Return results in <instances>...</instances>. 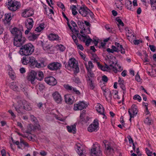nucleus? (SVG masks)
I'll return each mask as SVG.
<instances>
[{
	"mask_svg": "<svg viewBox=\"0 0 156 156\" xmlns=\"http://www.w3.org/2000/svg\"><path fill=\"white\" fill-rule=\"evenodd\" d=\"M102 145L104 144L105 148L107 151L112 152L114 150L111 146V144L107 140H104L102 143Z\"/></svg>",
	"mask_w": 156,
	"mask_h": 156,
	"instance_id": "dca6fc26",
	"label": "nucleus"
},
{
	"mask_svg": "<svg viewBox=\"0 0 156 156\" xmlns=\"http://www.w3.org/2000/svg\"><path fill=\"white\" fill-rule=\"evenodd\" d=\"M44 80L47 83L51 86L55 85L57 83L56 80L52 76L45 77Z\"/></svg>",
	"mask_w": 156,
	"mask_h": 156,
	"instance_id": "f8f14e48",
	"label": "nucleus"
},
{
	"mask_svg": "<svg viewBox=\"0 0 156 156\" xmlns=\"http://www.w3.org/2000/svg\"><path fill=\"white\" fill-rule=\"evenodd\" d=\"M6 5L8 9L12 12L16 11L20 7V3L14 0H8Z\"/></svg>",
	"mask_w": 156,
	"mask_h": 156,
	"instance_id": "7ed1b4c3",
	"label": "nucleus"
},
{
	"mask_svg": "<svg viewBox=\"0 0 156 156\" xmlns=\"http://www.w3.org/2000/svg\"><path fill=\"white\" fill-rule=\"evenodd\" d=\"M75 148L79 156H86V151L80 144L78 143L76 144Z\"/></svg>",
	"mask_w": 156,
	"mask_h": 156,
	"instance_id": "1a4fd4ad",
	"label": "nucleus"
},
{
	"mask_svg": "<svg viewBox=\"0 0 156 156\" xmlns=\"http://www.w3.org/2000/svg\"><path fill=\"white\" fill-rule=\"evenodd\" d=\"M138 112L137 106L135 104H133L131 106V108L129 109L128 110V113L130 117L129 119L130 122L131 121V119L133 118L135 115H136Z\"/></svg>",
	"mask_w": 156,
	"mask_h": 156,
	"instance_id": "423d86ee",
	"label": "nucleus"
},
{
	"mask_svg": "<svg viewBox=\"0 0 156 156\" xmlns=\"http://www.w3.org/2000/svg\"><path fill=\"white\" fill-rule=\"evenodd\" d=\"M29 57H23L21 59V62L23 65H26L29 64Z\"/></svg>",
	"mask_w": 156,
	"mask_h": 156,
	"instance_id": "2f4dec72",
	"label": "nucleus"
},
{
	"mask_svg": "<svg viewBox=\"0 0 156 156\" xmlns=\"http://www.w3.org/2000/svg\"><path fill=\"white\" fill-rule=\"evenodd\" d=\"M135 79L137 81V82H140V77L139 75H138V74H137L135 76Z\"/></svg>",
	"mask_w": 156,
	"mask_h": 156,
	"instance_id": "69168bd1",
	"label": "nucleus"
},
{
	"mask_svg": "<svg viewBox=\"0 0 156 156\" xmlns=\"http://www.w3.org/2000/svg\"><path fill=\"white\" fill-rule=\"evenodd\" d=\"M92 41V40L90 38L87 39L85 42L86 45L87 46H89Z\"/></svg>",
	"mask_w": 156,
	"mask_h": 156,
	"instance_id": "052dcab7",
	"label": "nucleus"
},
{
	"mask_svg": "<svg viewBox=\"0 0 156 156\" xmlns=\"http://www.w3.org/2000/svg\"><path fill=\"white\" fill-rule=\"evenodd\" d=\"M149 47L151 50L153 52H154L156 50V47L154 45H150L149 46Z\"/></svg>",
	"mask_w": 156,
	"mask_h": 156,
	"instance_id": "603ef678",
	"label": "nucleus"
},
{
	"mask_svg": "<svg viewBox=\"0 0 156 156\" xmlns=\"http://www.w3.org/2000/svg\"><path fill=\"white\" fill-rule=\"evenodd\" d=\"M37 74V72L33 70H31L28 73L27 79L30 81L32 84L35 83L34 81L37 78L36 76Z\"/></svg>",
	"mask_w": 156,
	"mask_h": 156,
	"instance_id": "20e7f679",
	"label": "nucleus"
},
{
	"mask_svg": "<svg viewBox=\"0 0 156 156\" xmlns=\"http://www.w3.org/2000/svg\"><path fill=\"white\" fill-rule=\"evenodd\" d=\"M41 46L43 47V49L45 51H50V43L48 41L44 40L40 41Z\"/></svg>",
	"mask_w": 156,
	"mask_h": 156,
	"instance_id": "2eb2a0df",
	"label": "nucleus"
},
{
	"mask_svg": "<svg viewBox=\"0 0 156 156\" xmlns=\"http://www.w3.org/2000/svg\"><path fill=\"white\" fill-rule=\"evenodd\" d=\"M125 5L126 8L129 10H131L132 7V2L129 0H126Z\"/></svg>",
	"mask_w": 156,
	"mask_h": 156,
	"instance_id": "7c9ffc66",
	"label": "nucleus"
},
{
	"mask_svg": "<svg viewBox=\"0 0 156 156\" xmlns=\"http://www.w3.org/2000/svg\"><path fill=\"white\" fill-rule=\"evenodd\" d=\"M10 31L15 36L13 39L14 45L17 47H21L19 51L20 54L25 56L31 55L34 51V47L31 43L22 45L25 41V38L23 36L21 30L16 27H14Z\"/></svg>",
	"mask_w": 156,
	"mask_h": 156,
	"instance_id": "f257e3e1",
	"label": "nucleus"
},
{
	"mask_svg": "<svg viewBox=\"0 0 156 156\" xmlns=\"http://www.w3.org/2000/svg\"><path fill=\"white\" fill-rule=\"evenodd\" d=\"M95 56H93V58H92V60H93V62H96L97 63V64H98V63H99V62H98V58H97V56L95 55Z\"/></svg>",
	"mask_w": 156,
	"mask_h": 156,
	"instance_id": "13d9d810",
	"label": "nucleus"
},
{
	"mask_svg": "<svg viewBox=\"0 0 156 156\" xmlns=\"http://www.w3.org/2000/svg\"><path fill=\"white\" fill-rule=\"evenodd\" d=\"M143 52H144L143 54L144 55V56H145L144 62H149V60L148 58V55L146 53V52L145 51H144Z\"/></svg>",
	"mask_w": 156,
	"mask_h": 156,
	"instance_id": "37998d69",
	"label": "nucleus"
},
{
	"mask_svg": "<svg viewBox=\"0 0 156 156\" xmlns=\"http://www.w3.org/2000/svg\"><path fill=\"white\" fill-rule=\"evenodd\" d=\"M102 80L103 81L106 83L108 81V77L104 75L102 76Z\"/></svg>",
	"mask_w": 156,
	"mask_h": 156,
	"instance_id": "4d7b16f0",
	"label": "nucleus"
},
{
	"mask_svg": "<svg viewBox=\"0 0 156 156\" xmlns=\"http://www.w3.org/2000/svg\"><path fill=\"white\" fill-rule=\"evenodd\" d=\"M133 99L135 100H137L139 102H140L141 101V97L138 94L134 95L133 97Z\"/></svg>",
	"mask_w": 156,
	"mask_h": 156,
	"instance_id": "09e8293b",
	"label": "nucleus"
},
{
	"mask_svg": "<svg viewBox=\"0 0 156 156\" xmlns=\"http://www.w3.org/2000/svg\"><path fill=\"white\" fill-rule=\"evenodd\" d=\"M144 122L148 125H151V120L149 119L148 117H147L144 120Z\"/></svg>",
	"mask_w": 156,
	"mask_h": 156,
	"instance_id": "c03bdc74",
	"label": "nucleus"
},
{
	"mask_svg": "<svg viewBox=\"0 0 156 156\" xmlns=\"http://www.w3.org/2000/svg\"><path fill=\"white\" fill-rule=\"evenodd\" d=\"M87 77L86 79H93L94 77V75L91 69H87Z\"/></svg>",
	"mask_w": 156,
	"mask_h": 156,
	"instance_id": "c85d7f7f",
	"label": "nucleus"
},
{
	"mask_svg": "<svg viewBox=\"0 0 156 156\" xmlns=\"http://www.w3.org/2000/svg\"><path fill=\"white\" fill-rule=\"evenodd\" d=\"M78 11L79 13L84 17L87 16L88 14H90V16L93 14L90 10L86 6L80 7Z\"/></svg>",
	"mask_w": 156,
	"mask_h": 156,
	"instance_id": "0eeeda50",
	"label": "nucleus"
},
{
	"mask_svg": "<svg viewBox=\"0 0 156 156\" xmlns=\"http://www.w3.org/2000/svg\"><path fill=\"white\" fill-rule=\"evenodd\" d=\"M30 117L31 121L34 122L37 124V125H38V124H37L38 122L37 121L36 118L34 117V116L32 115H30Z\"/></svg>",
	"mask_w": 156,
	"mask_h": 156,
	"instance_id": "a19ab883",
	"label": "nucleus"
},
{
	"mask_svg": "<svg viewBox=\"0 0 156 156\" xmlns=\"http://www.w3.org/2000/svg\"><path fill=\"white\" fill-rule=\"evenodd\" d=\"M44 77V75L43 72L41 71H39L38 73V76L37 77V80L41 81Z\"/></svg>",
	"mask_w": 156,
	"mask_h": 156,
	"instance_id": "f704fd0d",
	"label": "nucleus"
},
{
	"mask_svg": "<svg viewBox=\"0 0 156 156\" xmlns=\"http://www.w3.org/2000/svg\"><path fill=\"white\" fill-rule=\"evenodd\" d=\"M63 64L65 65L66 69L69 70L72 69L73 70L75 73H77L79 72V68L76 62V60L74 58H71L69 59L68 64L66 62H63Z\"/></svg>",
	"mask_w": 156,
	"mask_h": 156,
	"instance_id": "f03ea898",
	"label": "nucleus"
},
{
	"mask_svg": "<svg viewBox=\"0 0 156 156\" xmlns=\"http://www.w3.org/2000/svg\"><path fill=\"white\" fill-rule=\"evenodd\" d=\"M8 112L11 114V115L14 118L16 117V115L11 110H9L8 111Z\"/></svg>",
	"mask_w": 156,
	"mask_h": 156,
	"instance_id": "e2e57ef3",
	"label": "nucleus"
},
{
	"mask_svg": "<svg viewBox=\"0 0 156 156\" xmlns=\"http://www.w3.org/2000/svg\"><path fill=\"white\" fill-rule=\"evenodd\" d=\"M26 103V101H19L17 102V105L16 106H14V107H17L20 108H23V105H25Z\"/></svg>",
	"mask_w": 156,
	"mask_h": 156,
	"instance_id": "c756f323",
	"label": "nucleus"
},
{
	"mask_svg": "<svg viewBox=\"0 0 156 156\" xmlns=\"http://www.w3.org/2000/svg\"><path fill=\"white\" fill-rule=\"evenodd\" d=\"M77 24L80 28L83 29L84 28V23L81 20H78L77 22Z\"/></svg>",
	"mask_w": 156,
	"mask_h": 156,
	"instance_id": "a18cd8bd",
	"label": "nucleus"
},
{
	"mask_svg": "<svg viewBox=\"0 0 156 156\" xmlns=\"http://www.w3.org/2000/svg\"><path fill=\"white\" fill-rule=\"evenodd\" d=\"M64 87L66 89L70 91H72V90L73 88V87L72 86H69L68 85H64Z\"/></svg>",
	"mask_w": 156,
	"mask_h": 156,
	"instance_id": "8fccbe9b",
	"label": "nucleus"
},
{
	"mask_svg": "<svg viewBox=\"0 0 156 156\" xmlns=\"http://www.w3.org/2000/svg\"><path fill=\"white\" fill-rule=\"evenodd\" d=\"M58 6L61 8L63 10V9H65V6L64 4L61 2H59L57 4Z\"/></svg>",
	"mask_w": 156,
	"mask_h": 156,
	"instance_id": "6e6d98bb",
	"label": "nucleus"
},
{
	"mask_svg": "<svg viewBox=\"0 0 156 156\" xmlns=\"http://www.w3.org/2000/svg\"><path fill=\"white\" fill-rule=\"evenodd\" d=\"M98 68L102 70L105 71L108 69V67H105L101 65L99 63H98Z\"/></svg>",
	"mask_w": 156,
	"mask_h": 156,
	"instance_id": "ea45409f",
	"label": "nucleus"
},
{
	"mask_svg": "<svg viewBox=\"0 0 156 156\" xmlns=\"http://www.w3.org/2000/svg\"><path fill=\"white\" fill-rule=\"evenodd\" d=\"M77 84H80L81 83V81L78 77H75L73 80Z\"/></svg>",
	"mask_w": 156,
	"mask_h": 156,
	"instance_id": "3c124183",
	"label": "nucleus"
},
{
	"mask_svg": "<svg viewBox=\"0 0 156 156\" xmlns=\"http://www.w3.org/2000/svg\"><path fill=\"white\" fill-rule=\"evenodd\" d=\"M20 73L22 74L26 72L25 69L23 67L20 68Z\"/></svg>",
	"mask_w": 156,
	"mask_h": 156,
	"instance_id": "0e129e2a",
	"label": "nucleus"
},
{
	"mask_svg": "<svg viewBox=\"0 0 156 156\" xmlns=\"http://www.w3.org/2000/svg\"><path fill=\"white\" fill-rule=\"evenodd\" d=\"M23 108L24 109L28 111H30L32 109V107L30 104L27 103L26 101L25 105H23Z\"/></svg>",
	"mask_w": 156,
	"mask_h": 156,
	"instance_id": "c9c22d12",
	"label": "nucleus"
},
{
	"mask_svg": "<svg viewBox=\"0 0 156 156\" xmlns=\"http://www.w3.org/2000/svg\"><path fill=\"white\" fill-rule=\"evenodd\" d=\"M10 87L13 90L15 91H19L17 83L16 82H11L10 84Z\"/></svg>",
	"mask_w": 156,
	"mask_h": 156,
	"instance_id": "393cba45",
	"label": "nucleus"
},
{
	"mask_svg": "<svg viewBox=\"0 0 156 156\" xmlns=\"http://www.w3.org/2000/svg\"><path fill=\"white\" fill-rule=\"evenodd\" d=\"M65 99L66 102L67 104H72L74 102L73 96L67 94L65 96Z\"/></svg>",
	"mask_w": 156,
	"mask_h": 156,
	"instance_id": "6ab92c4d",
	"label": "nucleus"
},
{
	"mask_svg": "<svg viewBox=\"0 0 156 156\" xmlns=\"http://www.w3.org/2000/svg\"><path fill=\"white\" fill-rule=\"evenodd\" d=\"M20 87L21 88L22 90L24 92V94L26 95H27L28 89L26 87H23V85H22L20 86Z\"/></svg>",
	"mask_w": 156,
	"mask_h": 156,
	"instance_id": "79ce46f5",
	"label": "nucleus"
},
{
	"mask_svg": "<svg viewBox=\"0 0 156 156\" xmlns=\"http://www.w3.org/2000/svg\"><path fill=\"white\" fill-rule=\"evenodd\" d=\"M71 36L74 42L76 43V45H77L78 40L76 36L72 33V34L71 35Z\"/></svg>",
	"mask_w": 156,
	"mask_h": 156,
	"instance_id": "de8ad7c7",
	"label": "nucleus"
},
{
	"mask_svg": "<svg viewBox=\"0 0 156 156\" xmlns=\"http://www.w3.org/2000/svg\"><path fill=\"white\" fill-rule=\"evenodd\" d=\"M46 65L47 64L45 63L44 60L41 59H39L38 61H37L35 67L38 68H41L45 67Z\"/></svg>",
	"mask_w": 156,
	"mask_h": 156,
	"instance_id": "f3484780",
	"label": "nucleus"
},
{
	"mask_svg": "<svg viewBox=\"0 0 156 156\" xmlns=\"http://www.w3.org/2000/svg\"><path fill=\"white\" fill-rule=\"evenodd\" d=\"M98 120L97 119H95L93 123L90 124L88 127V131L90 132H96L98 129Z\"/></svg>",
	"mask_w": 156,
	"mask_h": 156,
	"instance_id": "6e6552de",
	"label": "nucleus"
},
{
	"mask_svg": "<svg viewBox=\"0 0 156 156\" xmlns=\"http://www.w3.org/2000/svg\"><path fill=\"white\" fill-rule=\"evenodd\" d=\"M88 67L87 64H85L87 70V69H91L94 67V65L91 61H89L88 62Z\"/></svg>",
	"mask_w": 156,
	"mask_h": 156,
	"instance_id": "e433bc0d",
	"label": "nucleus"
},
{
	"mask_svg": "<svg viewBox=\"0 0 156 156\" xmlns=\"http://www.w3.org/2000/svg\"><path fill=\"white\" fill-rule=\"evenodd\" d=\"M15 108L19 115H22L24 114V112L23 111L24 108H20L15 107Z\"/></svg>",
	"mask_w": 156,
	"mask_h": 156,
	"instance_id": "4c0bfd02",
	"label": "nucleus"
},
{
	"mask_svg": "<svg viewBox=\"0 0 156 156\" xmlns=\"http://www.w3.org/2000/svg\"><path fill=\"white\" fill-rule=\"evenodd\" d=\"M87 106V105L83 101H80L78 104L74 105L73 109L75 110H81Z\"/></svg>",
	"mask_w": 156,
	"mask_h": 156,
	"instance_id": "4468645a",
	"label": "nucleus"
},
{
	"mask_svg": "<svg viewBox=\"0 0 156 156\" xmlns=\"http://www.w3.org/2000/svg\"><path fill=\"white\" fill-rule=\"evenodd\" d=\"M109 66L111 67L112 69H113V70L115 73H116L118 72V69L119 67V65L116 62L115 63L114 66L112 64H110Z\"/></svg>",
	"mask_w": 156,
	"mask_h": 156,
	"instance_id": "72a5a7b5",
	"label": "nucleus"
},
{
	"mask_svg": "<svg viewBox=\"0 0 156 156\" xmlns=\"http://www.w3.org/2000/svg\"><path fill=\"white\" fill-rule=\"evenodd\" d=\"M52 96L55 101L58 104L62 103V98L60 94L58 91H55L52 94Z\"/></svg>",
	"mask_w": 156,
	"mask_h": 156,
	"instance_id": "9b49d317",
	"label": "nucleus"
},
{
	"mask_svg": "<svg viewBox=\"0 0 156 156\" xmlns=\"http://www.w3.org/2000/svg\"><path fill=\"white\" fill-rule=\"evenodd\" d=\"M133 31L131 30H128V32L126 33V36L127 37L128 39L130 41V37H132V38L133 39H134L136 38V37L134 36V35L132 34L133 33Z\"/></svg>",
	"mask_w": 156,
	"mask_h": 156,
	"instance_id": "bb28decb",
	"label": "nucleus"
},
{
	"mask_svg": "<svg viewBox=\"0 0 156 156\" xmlns=\"http://www.w3.org/2000/svg\"><path fill=\"white\" fill-rule=\"evenodd\" d=\"M119 49H120V51L122 54H124L125 53V50L122 45H119Z\"/></svg>",
	"mask_w": 156,
	"mask_h": 156,
	"instance_id": "864d4df0",
	"label": "nucleus"
},
{
	"mask_svg": "<svg viewBox=\"0 0 156 156\" xmlns=\"http://www.w3.org/2000/svg\"><path fill=\"white\" fill-rule=\"evenodd\" d=\"M72 10V14L73 15L75 16L77 13V12L76 11V7L75 5H73L71 7Z\"/></svg>",
	"mask_w": 156,
	"mask_h": 156,
	"instance_id": "58836bf2",
	"label": "nucleus"
},
{
	"mask_svg": "<svg viewBox=\"0 0 156 156\" xmlns=\"http://www.w3.org/2000/svg\"><path fill=\"white\" fill-rule=\"evenodd\" d=\"M62 67L61 64L58 62H52L49 64L47 68L51 71H55L60 69Z\"/></svg>",
	"mask_w": 156,
	"mask_h": 156,
	"instance_id": "39448f33",
	"label": "nucleus"
},
{
	"mask_svg": "<svg viewBox=\"0 0 156 156\" xmlns=\"http://www.w3.org/2000/svg\"><path fill=\"white\" fill-rule=\"evenodd\" d=\"M45 87L43 84H40L39 85V89L40 90H42L45 88Z\"/></svg>",
	"mask_w": 156,
	"mask_h": 156,
	"instance_id": "bf43d9fd",
	"label": "nucleus"
},
{
	"mask_svg": "<svg viewBox=\"0 0 156 156\" xmlns=\"http://www.w3.org/2000/svg\"><path fill=\"white\" fill-rule=\"evenodd\" d=\"M2 156H5L6 155V152L4 149H2L1 151Z\"/></svg>",
	"mask_w": 156,
	"mask_h": 156,
	"instance_id": "774afa93",
	"label": "nucleus"
},
{
	"mask_svg": "<svg viewBox=\"0 0 156 156\" xmlns=\"http://www.w3.org/2000/svg\"><path fill=\"white\" fill-rule=\"evenodd\" d=\"M34 21L33 19L30 18H28L26 19L25 22L26 27L32 28L34 25Z\"/></svg>",
	"mask_w": 156,
	"mask_h": 156,
	"instance_id": "a211bd4d",
	"label": "nucleus"
},
{
	"mask_svg": "<svg viewBox=\"0 0 156 156\" xmlns=\"http://www.w3.org/2000/svg\"><path fill=\"white\" fill-rule=\"evenodd\" d=\"M86 80L90 88L92 90L94 89L95 87V86L93 79L89 78L86 79Z\"/></svg>",
	"mask_w": 156,
	"mask_h": 156,
	"instance_id": "a878e982",
	"label": "nucleus"
},
{
	"mask_svg": "<svg viewBox=\"0 0 156 156\" xmlns=\"http://www.w3.org/2000/svg\"><path fill=\"white\" fill-rule=\"evenodd\" d=\"M37 60L36 58L33 57H30L29 59V65L31 67H35Z\"/></svg>",
	"mask_w": 156,
	"mask_h": 156,
	"instance_id": "4be33fe9",
	"label": "nucleus"
},
{
	"mask_svg": "<svg viewBox=\"0 0 156 156\" xmlns=\"http://www.w3.org/2000/svg\"><path fill=\"white\" fill-rule=\"evenodd\" d=\"M91 154L92 156H101V151L100 150V146L96 147L93 146V148L91 150Z\"/></svg>",
	"mask_w": 156,
	"mask_h": 156,
	"instance_id": "9d476101",
	"label": "nucleus"
},
{
	"mask_svg": "<svg viewBox=\"0 0 156 156\" xmlns=\"http://www.w3.org/2000/svg\"><path fill=\"white\" fill-rule=\"evenodd\" d=\"M48 37L51 40H57L58 39L59 37L58 35L52 33L50 34L48 36Z\"/></svg>",
	"mask_w": 156,
	"mask_h": 156,
	"instance_id": "cd10ccee",
	"label": "nucleus"
},
{
	"mask_svg": "<svg viewBox=\"0 0 156 156\" xmlns=\"http://www.w3.org/2000/svg\"><path fill=\"white\" fill-rule=\"evenodd\" d=\"M29 36L28 37V38L29 40L34 41L36 39L37 37V35L34 34V33H30Z\"/></svg>",
	"mask_w": 156,
	"mask_h": 156,
	"instance_id": "473e14b6",
	"label": "nucleus"
},
{
	"mask_svg": "<svg viewBox=\"0 0 156 156\" xmlns=\"http://www.w3.org/2000/svg\"><path fill=\"white\" fill-rule=\"evenodd\" d=\"M11 19V14H6L5 15V19L4 20V23L8 25H10Z\"/></svg>",
	"mask_w": 156,
	"mask_h": 156,
	"instance_id": "5701e85b",
	"label": "nucleus"
},
{
	"mask_svg": "<svg viewBox=\"0 0 156 156\" xmlns=\"http://www.w3.org/2000/svg\"><path fill=\"white\" fill-rule=\"evenodd\" d=\"M38 126H39V125H37L36 126H34L32 124L29 125L27 127V129L25 132L27 133H30L32 130H35L38 128Z\"/></svg>",
	"mask_w": 156,
	"mask_h": 156,
	"instance_id": "412c9836",
	"label": "nucleus"
},
{
	"mask_svg": "<svg viewBox=\"0 0 156 156\" xmlns=\"http://www.w3.org/2000/svg\"><path fill=\"white\" fill-rule=\"evenodd\" d=\"M96 108L97 111L100 114L105 116L104 114V109L103 106L99 103H98L96 106Z\"/></svg>",
	"mask_w": 156,
	"mask_h": 156,
	"instance_id": "aec40b11",
	"label": "nucleus"
},
{
	"mask_svg": "<svg viewBox=\"0 0 156 156\" xmlns=\"http://www.w3.org/2000/svg\"><path fill=\"white\" fill-rule=\"evenodd\" d=\"M66 127L69 133H72L73 134L76 133V126L75 124L70 126H67Z\"/></svg>",
	"mask_w": 156,
	"mask_h": 156,
	"instance_id": "b1692460",
	"label": "nucleus"
},
{
	"mask_svg": "<svg viewBox=\"0 0 156 156\" xmlns=\"http://www.w3.org/2000/svg\"><path fill=\"white\" fill-rule=\"evenodd\" d=\"M133 42L135 45H138L140 44V40H134L133 41Z\"/></svg>",
	"mask_w": 156,
	"mask_h": 156,
	"instance_id": "338daca9",
	"label": "nucleus"
},
{
	"mask_svg": "<svg viewBox=\"0 0 156 156\" xmlns=\"http://www.w3.org/2000/svg\"><path fill=\"white\" fill-rule=\"evenodd\" d=\"M72 92H75V93L77 94H80V93L78 90H77L76 88L73 87L72 91H71Z\"/></svg>",
	"mask_w": 156,
	"mask_h": 156,
	"instance_id": "5fc2aeb1",
	"label": "nucleus"
},
{
	"mask_svg": "<svg viewBox=\"0 0 156 156\" xmlns=\"http://www.w3.org/2000/svg\"><path fill=\"white\" fill-rule=\"evenodd\" d=\"M58 48H59L60 50L62 51H63L65 50V47L62 44H60L58 45Z\"/></svg>",
	"mask_w": 156,
	"mask_h": 156,
	"instance_id": "680f3d73",
	"label": "nucleus"
},
{
	"mask_svg": "<svg viewBox=\"0 0 156 156\" xmlns=\"http://www.w3.org/2000/svg\"><path fill=\"white\" fill-rule=\"evenodd\" d=\"M115 20L119 23V25H121L122 26H124V24L122 21L121 20L119 19V17L116 18Z\"/></svg>",
	"mask_w": 156,
	"mask_h": 156,
	"instance_id": "49530a36",
	"label": "nucleus"
},
{
	"mask_svg": "<svg viewBox=\"0 0 156 156\" xmlns=\"http://www.w3.org/2000/svg\"><path fill=\"white\" fill-rule=\"evenodd\" d=\"M34 14L33 9L31 8H29L24 10L22 13V16L24 17H27L32 16Z\"/></svg>",
	"mask_w": 156,
	"mask_h": 156,
	"instance_id": "ddd939ff",
	"label": "nucleus"
}]
</instances>
